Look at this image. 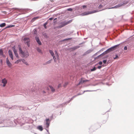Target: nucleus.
<instances>
[{
	"instance_id": "nucleus-30",
	"label": "nucleus",
	"mask_w": 134,
	"mask_h": 134,
	"mask_svg": "<svg viewBox=\"0 0 134 134\" xmlns=\"http://www.w3.org/2000/svg\"><path fill=\"white\" fill-rule=\"evenodd\" d=\"M79 46H76V47H74L73 48L74 49H76L78 48H79Z\"/></svg>"
},
{
	"instance_id": "nucleus-27",
	"label": "nucleus",
	"mask_w": 134,
	"mask_h": 134,
	"mask_svg": "<svg viewBox=\"0 0 134 134\" xmlns=\"http://www.w3.org/2000/svg\"><path fill=\"white\" fill-rule=\"evenodd\" d=\"M37 51L38 52H39L40 53H42V52H41V49L38 48L37 49Z\"/></svg>"
},
{
	"instance_id": "nucleus-42",
	"label": "nucleus",
	"mask_w": 134,
	"mask_h": 134,
	"mask_svg": "<svg viewBox=\"0 0 134 134\" xmlns=\"http://www.w3.org/2000/svg\"><path fill=\"white\" fill-rule=\"evenodd\" d=\"M1 63H2V60H1Z\"/></svg>"
},
{
	"instance_id": "nucleus-11",
	"label": "nucleus",
	"mask_w": 134,
	"mask_h": 134,
	"mask_svg": "<svg viewBox=\"0 0 134 134\" xmlns=\"http://www.w3.org/2000/svg\"><path fill=\"white\" fill-rule=\"evenodd\" d=\"M46 127L47 128H48L49 126L50 123V121L49 120V119H46Z\"/></svg>"
},
{
	"instance_id": "nucleus-33",
	"label": "nucleus",
	"mask_w": 134,
	"mask_h": 134,
	"mask_svg": "<svg viewBox=\"0 0 134 134\" xmlns=\"http://www.w3.org/2000/svg\"><path fill=\"white\" fill-rule=\"evenodd\" d=\"M96 70V68L95 67H94V68H93V69H91V70L92 71H93L95 70Z\"/></svg>"
},
{
	"instance_id": "nucleus-19",
	"label": "nucleus",
	"mask_w": 134,
	"mask_h": 134,
	"mask_svg": "<svg viewBox=\"0 0 134 134\" xmlns=\"http://www.w3.org/2000/svg\"><path fill=\"white\" fill-rule=\"evenodd\" d=\"M6 25V24L5 23H3L0 24V27H4Z\"/></svg>"
},
{
	"instance_id": "nucleus-34",
	"label": "nucleus",
	"mask_w": 134,
	"mask_h": 134,
	"mask_svg": "<svg viewBox=\"0 0 134 134\" xmlns=\"http://www.w3.org/2000/svg\"><path fill=\"white\" fill-rule=\"evenodd\" d=\"M106 62H107V60H104L103 61V62L104 64H105L106 63Z\"/></svg>"
},
{
	"instance_id": "nucleus-20",
	"label": "nucleus",
	"mask_w": 134,
	"mask_h": 134,
	"mask_svg": "<svg viewBox=\"0 0 134 134\" xmlns=\"http://www.w3.org/2000/svg\"><path fill=\"white\" fill-rule=\"evenodd\" d=\"M91 52V51L90 50H88L86 52L83 54V55H85L88 54V53H90Z\"/></svg>"
},
{
	"instance_id": "nucleus-26",
	"label": "nucleus",
	"mask_w": 134,
	"mask_h": 134,
	"mask_svg": "<svg viewBox=\"0 0 134 134\" xmlns=\"http://www.w3.org/2000/svg\"><path fill=\"white\" fill-rule=\"evenodd\" d=\"M37 33V31L36 30H34V34L36 35Z\"/></svg>"
},
{
	"instance_id": "nucleus-35",
	"label": "nucleus",
	"mask_w": 134,
	"mask_h": 134,
	"mask_svg": "<svg viewBox=\"0 0 134 134\" xmlns=\"http://www.w3.org/2000/svg\"><path fill=\"white\" fill-rule=\"evenodd\" d=\"M127 47L126 46H125L124 48V49L125 50H127Z\"/></svg>"
},
{
	"instance_id": "nucleus-4",
	"label": "nucleus",
	"mask_w": 134,
	"mask_h": 134,
	"mask_svg": "<svg viewBox=\"0 0 134 134\" xmlns=\"http://www.w3.org/2000/svg\"><path fill=\"white\" fill-rule=\"evenodd\" d=\"M7 83V80L5 78H4L2 80L0 86L3 87H4L6 86Z\"/></svg>"
},
{
	"instance_id": "nucleus-38",
	"label": "nucleus",
	"mask_w": 134,
	"mask_h": 134,
	"mask_svg": "<svg viewBox=\"0 0 134 134\" xmlns=\"http://www.w3.org/2000/svg\"><path fill=\"white\" fill-rule=\"evenodd\" d=\"M68 10H69L71 11L72 10V9L71 8H69V9H68Z\"/></svg>"
},
{
	"instance_id": "nucleus-21",
	"label": "nucleus",
	"mask_w": 134,
	"mask_h": 134,
	"mask_svg": "<svg viewBox=\"0 0 134 134\" xmlns=\"http://www.w3.org/2000/svg\"><path fill=\"white\" fill-rule=\"evenodd\" d=\"M49 87L52 91L53 92H54L55 91V90L52 87V86H50Z\"/></svg>"
},
{
	"instance_id": "nucleus-18",
	"label": "nucleus",
	"mask_w": 134,
	"mask_h": 134,
	"mask_svg": "<svg viewBox=\"0 0 134 134\" xmlns=\"http://www.w3.org/2000/svg\"><path fill=\"white\" fill-rule=\"evenodd\" d=\"M0 55H2L3 57H5V56L3 55V51L1 49H0Z\"/></svg>"
},
{
	"instance_id": "nucleus-37",
	"label": "nucleus",
	"mask_w": 134,
	"mask_h": 134,
	"mask_svg": "<svg viewBox=\"0 0 134 134\" xmlns=\"http://www.w3.org/2000/svg\"><path fill=\"white\" fill-rule=\"evenodd\" d=\"M102 62L100 61L99 62V65H101L102 64Z\"/></svg>"
},
{
	"instance_id": "nucleus-28",
	"label": "nucleus",
	"mask_w": 134,
	"mask_h": 134,
	"mask_svg": "<svg viewBox=\"0 0 134 134\" xmlns=\"http://www.w3.org/2000/svg\"><path fill=\"white\" fill-rule=\"evenodd\" d=\"M12 49L14 52L16 51V50L15 49V47L14 46L12 47Z\"/></svg>"
},
{
	"instance_id": "nucleus-15",
	"label": "nucleus",
	"mask_w": 134,
	"mask_h": 134,
	"mask_svg": "<svg viewBox=\"0 0 134 134\" xmlns=\"http://www.w3.org/2000/svg\"><path fill=\"white\" fill-rule=\"evenodd\" d=\"M14 54H15V56L17 58H19V57L18 54L17 52V51H14Z\"/></svg>"
},
{
	"instance_id": "nucleus-25",
	"label": "nucleus",
	"mask_w": 134,
	"mask_h": 134,
	"mask_svg": "<svg viewBox=\"0 0 134 134\" xmlns=\"http://www.w3.org/2000/svg\"><path fill=\"white\" fill-rule=\"evenodd\" d=\"M47 24V22H46L43 25V26L45 29L47 28L46 25Z\"/></svg>"
},
{
	"instance_id": "nucleus-2",
	"label": "nucleus",
	"mask_w": 134,
	"mask_h": 134,
	"mask_svg": "<svg viewBox=\"0 0 134 134\" xmlns=\"http://www.w3.org/2000/svg\"><path fill=\"white\" fill-rule=\"evenodd\" d=\"M19 50L20 52V54L21 55V57L22 58H27L29 56V53L27 51L26 52H24L23 51L20 47H19Z\"/></svg>"
},
{
	"instance_id": "nucleus-39",
	"label": "nucleus",
	"mask_w": 134,
	"mask_h": 134,
	"mask_svg": "<svg viewBox=\"0 0 134 134\" xmlns=\"http://www.w3.org/2000/svg\"><path fill=\"white\" fill-rule=\"evenodd\" d=\"M86 7V5H83V8H85Z\"/></svg>"
},
{
	"instance_id": "nucleus-23",
	"label": "nucleus",
	"mask_w": 134,
	"mask_h": 134,
	"mask_svg": "<svg viewBox=\"0 0 134 134\" xmlns=\"http://www.w3.org/2000/svg\"><path fill=\"white\" fill-rule=\"evenodd\" d=\"M122 6V5H120L119 4L118 5H117L115 6V7H113V8H117L120 7Z\"/></svg>"
},
{
	"instance_id": "nucleus-7",
	"label": "nucleus",
	"mask_w": 134,
	"mask_h": 134,
	"mask_svg": "<svg viewBox=\"0 0 134 134\" xmlns=\"http://www.w3.org/2000/svg\"><path fill=\"white\" fill-rule=\"evenodd\" d=\"M98 12L97 10H93L91 11L85 12L82 14V16L87 15L90 14H91Z\"/></svg>"
},
{
	"instance_id": "nucleus-32",
	"label": "nucleus",
	"mask_w": 134,
	"mask_h": 134,
	"mask_svg": "<svg viewBox=\"0 0 134 134\" xmlns=\"http://www.w3.org/2000/svg\"><path fill=\"white\" fill-rule=\"evenodd\" d=\"M118 58V55H116L115 57L114 58V59H117Z\"/></svg>"
},
{
	"instance_id": "nucleus-5",
	"label": "nucleus",
	"mask_w": 134,
	"mask_h": 134,
	"mask_svg": "<svg viewBox=\"0 0 134 134\" xmlns=\"http://www.w3.org/2000/svg\"><path fill=\"white\" fill-rule=\"evenodd\" d=\"M24 42L25 43H26L28 46L29 47L30 45V39L28 37H25L23 39Z\"/></svg>"
},
{
	"instance_id": "nucleus-43",
	"label": "nucleus",
	"mask_w": 134,
	"mask_h": 134,
	"mask_svg": "<svg viewBox=\"0 0 134 134\" xmlns=\"http://www.w3.org/2000/svg\"><path fill=\"white\" fill-rule=\"evenodd\" d=\"M43 93H46L44 91H43Z\"/></svg>"
},
{
	"instance_id": "nucleus-36",
	"label": "nucleus",
	"mask_w": 134,
	"mask_h": 134,
	"mask_svg": "<svg viewBox=\"0 0 134 134\" xmlns=\"http://www.w3.org/2000/svg\"><path fill=\"white\" fill-rule=\"evenodd\" d=\"M102 68V66H98V68L99 69H100Z\"/></svg>"
},
{
	"instance_id": "nucleus-1",
	"label": "nucleus",
	"mask_w": 134,
	"mask_h": 134,
	"mask_svg": "<svg viewBox=\"0 0 134 134\" xmlns=\"http://www.w3.org/2000/svg\"><path fill=\"white\" fill-rule=\"evenodd\" d=\"M49 51L52 56L53 57V59L55 62H57L56 58L58 60H59V56L56 51H55L54 52L55 56V54L53 52L52 50H49Z\"/></svg>"
},
{
	"instance_id": "nucleus-17",
	"label": "nucleus",
	"mask_w": 134,
	"mask_h": 134,
	"mask_svg": "<svg viewBox=\"0 0 134 134\" xmlns=\"http://www.w3.org/2000/svg\"><path fill=\"white\" fill-rule=\"evenodd\" d=\"M14 26H15V25H9L7 26V27H5L4 28V29H6L7 28H10V27H13Z\"/></svg>"
},
{
	"instance_id": "nucleus-16",
	"label": "nucleus",
	"mask_w": 134,
	"mask_h": 134,
	"mask_svg": "<svg viewBox=\"0 0 134 134\" xmlns=\"http://www.w3.org/2000/svg\"><path fill=\"white\" fill-rule=\"evenodd\" d=\"M52 59L49 60L48 61H47L46 62L44 63V65H46V64L51 63V61H52Z\"/></svg>"
},
{
	"instance_id": "nucleus-22",
	"label": "nucleus",
	"mask_w": 134,
	"mask_h": 134,
	"mask_svg": "<svg viewBox=\"0 0 134 134\" xmlns=\"http://www.w3.org/2000/svg\"><path fill=\"white\" fill-rule=\"evenodd\" d=\"M21 62V59L17 60L15 62V63L17 64H18L19 62Z\"/></svg>"
},
{
	"instance_id": "nucleus-3",
	"label": "nucleus",
	"mask_w": 134,
	"mask_h": 134,
	"mask_svg": "<svg viewBox=\"0 0 134 134\" xmlns=\"http://www.w3.org/2000/svg\"><path fill=\"white\" fill-rule=\"evenodd\" d=\"M119 44H118L115 45L113 47H112L107 50L106 51L103 52V54H105L108 53L113 51L115 49H116L118 47Z\"/></svg>"
},
{
	"instance_id": "nucleus-8",
	"label": "nucleus",
	"mask_w": 134,
	"mask_h": 134,
	"mask_svg": "<svg viewBox=\"0 0 134 134\" xmlns=\"http://www.w3.org/2000/svg\"><path fill=\"white\" fill-rule=\"evenodd\" d=\"M6 61L7 64L8 66L10 68L12 66V65L9 61L8 58H7Z\"/></svg>"
},
{
	"instance_id": "nucleus-12",
	"label": "nucleus",
	"mask_w": 134,
	"mask_h": 134,
	"mask_svg": "<svg viewBox=\"0 0 134 134\" xmlns=\"http://www.w3.org/2000/svg\"><path fill=\"white\" fill-rule=\"evenodd\" d=\"M35 40L37 42L39 45H41L42 44L41 42L40 41L38 37L36 36L35 37Z\"/></svg>"
},
{
	"instance_id": "nucleus-29",
	"label": "nucleus",
	"mask_w": 134,
	"mask_h": 134,
	"mask_svg": "<svg viewBox=\"0 0 134 134\" xmlns=\"http://www.w3.org/2000/svg\"><path fill=\"white\" fill-rule=\"evenodd\" d=\"M68 84V82H65L64 85L63 86L64 87H65Z\"/></svg>"
},
{
	"instance_id": "nucleus-14",
	"label": "nucleus",
	"mask_w": 134,
	"mask_h": 134,
	"mask_svg": "<svg viewBox=\"0 0 134 134\" xmlns=\"http://www.w3.org/2000/svg\"><path fill=\"white\" fill-rule=\"evenodd\" d=\"M21 61H22V62L24 63L26 65H27V63L26 62L25 60L24 59H21Z\"/></svg>"
},
{
	"instance_id": "nucleus-10",
	"label": "nucleus",
	"mask_w": 134,
	"mask_h": 134,
	"mask_svg": "<svg viewBox=\"0 0 134 134\" xmlns=\"http://www.w3.org/2000/svg\"><path fill=\"white\" fill-rule=\"evenodd\" d=\"M8 53H9V56H10L12 60H13L14 59V58L12 53V52L10 50H9L8 51Z\"/></svg>"
},
{
	"instance_id": "nucleus-24",
	"label": "nucleus",
	"mask_w": 134,
	"mask_h": 134,
	"mask_svg": "<svg viewBox=\"0 0 134 134\" xmlns=\"http://www.w3.org/2000/svg\"><path fill=\"white\" fill-rule=\"evenodd\" d=\"M38 18L39 17H35L32 19V20H33V21H34L35 20L38 19Z\"/></svg>"
},
{
	"instance_id": "nucleus-13",
	"label": "nucleus",
	"mask_w": 134,
	"mask_h": 134,
	"mask_svg": "<svg viewBox=\"0 0 134 134\" xmlns=\"http://www.w3.org/2000/svg\"><path fill=\"white\" fill-rule=\"evenodd\" d=\"M37 129L40 131H42L43 130V128L41 126H39L37 127Z\"/></svg>"
},
{
	"instance_id": "nucleus-6",
	"label": "nucleus",
	"mask_w": 134,
	"mask_h": 134,
	"mask_svg": "<svg viewBox=\"0 0 134 134\" xmlns=\"http://www.w3.org/2000/svg\"><path fill=\"white\" fill-rule=\"evenodd\" d=\"M72 21V20H70L66 22H63L61 23V25L59 26L60 28L70 23Z\"/></svg>"
},
{
	"instance_id": "nucleus-31",
	"label": "nucleus",
	"mask_w": 134,
	"mask_h": 134,
	"mask_svg": "<svg viewBox=\"0 0 134 134\" xmlns=\"http://www.w3.org/2000/svg\"><path fill=\"white\" fill-rule=\"evenodd\" d=\"M72 39V38H68L67 39H66L65 40H64L65 41V40H71Z\"/></svg>"
},
{
	"instance_id": "nucleus-41",
	"label": "nucleus",
	"mask_w": 134,
	"mask_h": 134,
	"mask_svg": "<svg viewBox=\"0 0 134 134\" xmlns=\"http://www.w3.org/2000/svg\"><path fill=\"white\" fill-rule=\"evenodd\" d=\"M53 19V18H49V20H52V19Z\"/></svg>"
},
{
	"instance_id": "nucleus-40",
	"label": "nucleus",
	"mask_w": 134,
	"mask_h": 134,
	"mask_svg": "<svg viewBox=\"0 0 134 134\" xmlns=\"http://www.w3.org/2000/svg\"><path fill=\"white\" fill-rule=\"evenodd\" d=\"M61 84H59V85H58V87L59 88V87H61Z\"/></svg>"
},
{
	"instance_id": "nucleus-9",
	"label": "nucleus",
	"mask_w": 134,
	"mask_h": 134,
	"mask_svg": "<svg viewBox=\"0 0 134 134\" xmlns=\"http://www.w3.org/2000/svg\"><path fill=\"white\" fill-rule=\"evenodd\" d=\"M89 81V80H84L82 79H81V80L79 83L78 85H79L80 84H82L84 82H86Z\"/></svg>"
}]
</instances>
